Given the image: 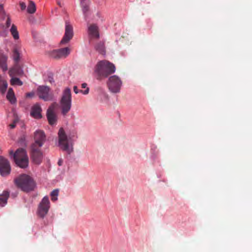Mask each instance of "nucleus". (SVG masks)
<instances>
[{"instance_id":"nucleus-14","label":"nucleus","mask_w":252,"mask_h":252,"mask_svg":"<svg viewBox=\"0 0 252 252\" xmlns=\"http://www.w3.org/2000/svg\"><path fill=\"white\" fill-rule=\"evenodd\" d=\"M73 35L72 26L66 22L64 35L61 41V44H65L69 41Z\"/></svg>"},{"instance_id":"nucleus-15","label":"nucleus","mask_w":252,"mask_h":252,"mask_svg":"<svg viewBox=\"0 0 252 252\" xmlns=\"http://www.w3.org/2000/svg\"><path fill=\"white\" fill-rule=\"evenodd\" d=\"M88 33L92 38H98L99 37L98 27L95 24L91 25L89 27Z\"/></svg>"},{"instance_id":"nucleus-17","label":"nucleus","mask_w":252,"mask_h":252,"mask_svg":"<svg viewBox=\"0 0 252 252\" xmlns=\"http://www.w3.org/2000/svg\"><path fill=\"white\" fill-rule=\"evenodd\" d=\"M23 74V71L22 68L20 66V65L17 63H15L14 66L9 71V76L11 77H13L16 75H21Z\"/></svg>"},{"instance_id":"nucleus-16","label":"nucleus","mask_w":252,"mask_h":252,"mask_svg":"<svg viewBox=\"0 0 252 252\" xmlns=\"http://www.w3.org/2000/svg\"><path fill=\"white\" fill-rule=\"evenodd\" d=\"M8 57L0 51V68L5 72L8 69L7 61Z\"/></svg>"},{"instance_id":"nucleus-31","label":"nucleus","mask_w":252,"mask_h":252,"mask_svg":"<svg viewBox=\"0 0 252 252\" xmlns=\"http://www.w3.org/2000/svg\"><path fill=\"white\" fill-rule=\"evenodd\" d=\"M11 25V20L9 17H8L6 22V27L8 28Z\"/></svg>"},{"instance_id":"nucleus-38","label":"nucleus","mask_w":252,"mask_h":252,"mask_svg":"<svg viewBox=\"0 0 252 252\" xmlns=\"http://www.w3.org/2000/svg\"><path fill=\"white\" fill-rule=\"evenodd\" d=\"M3 9V5L1 4H0V12L2 11Z\"/></svg>"},{"instance_id":"nucleus-19","label":"nucleus","mask_w":252,"mask_h":252,"mask_svg":"<svg viewBox=\"0 0 252 252\" xmlns=\"http://www.w3.org/2000/svg\"><path fill=\"white\" fill-rule=\"evenodd\" d=\"M9 196V192L7 190H4L0 194V205L3 207L7 203V200Z\"/></svg>"},{"instance_id":"nucleus-23","label":"nucleus","mask_w":252,"mask_h":252,"mask_svg":"<svg viewBox=\"0 0 252 252\" xmlns=\"http://www.w3.org/2000/svg\"><path fill=\"white\" fill-rule=\"evenodd\" d=\"M10 31L15 39H17L19 38L18 32L17 30V27L15 25H12Z\"/></svg>"},{"instance_id":"nucleus-3","label":"nucleus","mask_w":252,"mask_h":252,"mask_svg":"<svg viewBox=\"0 0 252 252\" xmlns=\"http://www.w3.org/2000/svg\"><path fill=\"white\" fill-rule=\"evenodd\" d=\"M16 185L24 191L29 192L33 190L36 187L33 179L27 174H22L14 180Z\"/></svg>"},{"instance_id":"nucleus-26","label":"nucleus","mask_w":252,"mask_h":252,"mask_svg":"<svg viewBox=\"0 0 252 252\" xmlns=\"http://www.w3.org/2000/svg\"><path fill=\"white\" fill-rule=\"evenodd\" d=\"M10 83L12 85H17L18 86H22L23 85V82L16 77H12L10 80Z\"/></svg>"},{"instance_id":"nucleus-29","label":"nucleus","mask_w":252,"mask_h":252,"mask_svg":"<svg viewBox=\"0 0 252 252\" xmlns=\"http://www.w3.org/2000/svg\"><path fill=\"white\" fill-rule=\"evenodd\" d=\"M81 88H86V89L84 91L83 90H80V92L84 94H89V88L87 87V84L86 83H84L82 84L81 85Z\"/></svg>"},{"instance_id":"nucleus-20","label":"nucleus","mask_w":252,"mask_h":252,"mask_svg":"<svg viewBox=\"0 0 252 252\" xmlns=\"http://www.w3.org/2000/svg\"><path fill=\"white\" fill-rule=\"evenodd\" d=\"M6 98L11 104H15L16 102V98L14 91L12 88H9L6 94Z\"/></svg>"},{"instance_id":"nucleus-9","label":"nucleus","mask_w":252,"mask_h":252,"mask_svg":"<svg viewBox=\"0 0 252 252\" xmlns=\"http://www.w3.org/2000/svg\"><path fill=\"white\" fill-rule=\"evenodd\" d=\"M37 93L39 97L45 101L51 100L53 98V94L50 92V88L47 86H39L37 88Z\"/></svg>"},{"instance_id":"nucleus-21","label":"nucleus","mask_w":252,"mask_h":252,"mask_svg":"<svg viewBox=\"0 0 252 252\" xmlns=\"http://www.w3.org/2000/svg\"><path fill=\"white\" fill-rule=\"evenodd\" d=\"M95 50L100 54L104 55L105 53V48L104 42L103 41H99L96 43L95 46Z\"/></svg>"},{"instance_id":"nucleus-11","label":"nucleus","mask_w":252,"mask_h":252,"mask_svg":"<svg viewBox=\"0 0 252 252\" xmlns=\"http://www.w3.org/2000/svg\"><path fill=\"white\" fill-rule=\"evenodd\" d=\"M34 143L32 146L41 147L46 140V136L43 131L37 130L34 132Z\"/></svg>"},{"instance_id":"nucleus-36","label":"nucleus","mask_w":252,"mask_h":252,"mask_svg":"<svg viewBox=\"0 0 252 252\" xmlns=\"http://www.w3.org/2000/svg\"><path fill=\"white\" fill-rule=\"evenodd\" d=\"M63 163V160L62 159H60L58 162V164L59 166H61V165H62Z\"/></svg>"},{"instance_id":"nucleus-32","label":"nucleus","mask_w":252,"mask_h":252,"mask_svg":"<svg viewBox=\"0 0 252 252\" xmlns=\"http://www.w3.org/2000/svg\"><path fill=\"white\" fill-rule=\"evenodd\" d=\"M34 93L33 92H30L26 94V97H32L34 96Z\"/></svg>"},{"instance_id":"nucleus-1","label":"nucleus","mask_w":252,"mask_h":252,"mask_svg":"<svg viewBox=\"0 0 252 252\" xmlns=\"http://www.w3.org/2000/svg\"><path fill=\"white\" fill-rule=\"evenodd\" d=\"M58 146L63 151L70 154L73 151V138L75 134L67 135L64 129L61 127L58 131Z\"/></svg>"},{"instance_id":"nucleus-5","label":"nucleus","mask_w":252,"mask_h":252,"mask_svg":"<svg viewBox=\"0 0 252 252\" xmlns=\"http://www.w3.org/2000/svg\"><path fill=\"white\" fill-rule=\"evenodd\" d=\"M61 105L63 115L66 114L70 110L71 106V90L69 88H66L63 94L61 100Z\"/></svg>"},{"instance_id":"nucleus-8","label":"nucleus","mask_w":252,"mask_h":252,"mask_svg":"<svg viewBox=\"0 0 252 252\" xmlns=\"http://www.w3.org/2000/svg\"><path fill=\"white\" fill-rule=\"evenodd\" d=\"M70 53V49L68 47L54 50L47 52V55L51 58L59 59L66 58Z\"/></svg>"},{"instance_id":"nucleus-34","label":"nucleus","mask_w":252,"mask_h":252,"mask_svg":"<svg viewBox=\"0 0 252 252\" xmlns=\"http://www.w3.org/2000/svg\"><path fill=\"white\" fill-rule=\"evenodd\" d=\"M90 3L89 0H80V5L84 3Z\"/></svg>"},{"instance_id":"nucleus-24","label":"nucleus","mask_w":252,"mask_h":252,"mask_svg":"<svg viewBox=\"0 0 252 252\" xmlns=\"http://www.w3.org/2000/svg\"><path fill=\"white\" fill-rule=\"evenodd\" d=\"M90 4V3H84V4H81V6L82 8V11L83 12V14L84 15V17L85 18L88 16V13L90 10V8H89Z\"/></svg>"},{"instance_id":"nucleus-7","label":"nucleus","mask_w":252,"mask_h":252,"mask_svg":"<svg viewBox=\"0 0 252 252\" xmlns=\"http://www.w3.org/2000/svg\"><path fill=\"white\" fill-rule=\"evenodd\" d=\"M50 208V202L48 197L44 196L40 202L38 210V215L41 218H43L48 213Z\"/></svg>"},{"instance_id":"nucleus-6","label":"nucleus","mask_w":252,"mask_h":252,"mask_svg":"<svg viewBox=\"0 0 252 252\" xmlns=\"http://www.w3.org/2000/svg\"><path fill=\"white\" fill-rule=\"evenodd\" d=\"M107 84L111 93L117 94L120 92L122 81L117 75H113L109 78Z\"/></svg>"},{"instance_id":"nucleus-2","label":"nucleus","mask_w":252,"mask_h":252,"mask_svg":"<svg viewBox=\"0 0 252 252\" xmlns=\"http://www.w3.org/2000/svg\"><path fill=\"white\" fill-rule=\"evenodd\" d=\"M116 68L114 64L108 61L102 60L97 63L94 68V73L97 80L107 77L114 73Z\"/></svg>"},{"instance_id":"nucleus-18","label":"nucleus","mask_w":252,"mask_h":252,"mask_svg":"<svg viewBox=\"0 0 252 252\" xmlns=\"http://www.w3.org/2000/svg\"><path fill=\"white\" fill-rule=\"evenodd\" d=\"M41 111L40 106L38 104H35L32 108L31 115L34 118L40 119L42 117Z\"/></svg>"},{"instance_id":"nucleus-30","label":"nucleus","mask_w":252,"mask_h":252,"mask_svg":"<svg viewBox=\"0 0 252 252\" xmlns=\"http://www.w3.org/2000/svg\"><path fill=\"white\" fill-rule=\"evenodd\" d=\"M19 120L17 118L14 119L13 121V123L9 125L10 128L13 129L15 127L17 123L18 122Z\"/></svg>"},{"instance_id":"nucleus-39","label":"nucleus","mask_w":252,"mask_h":252,"mask_svg":"<svg viewBox=\"0 0 252 252\" xmlns=\"http://www.w3.org/2000/svg\"><path fill=\"white\" fill-rule=\"evenodd\" d=\"M57 3H58V4L60 6H61V2H60L58 1V2H57Z\"/></svg>"},{"instance_id":"nucleus-27","label":"nucleus","mask_w":252,"mask_h":252,"mask_svg":"<svg viewBox=\"0 0 252 252\" xmlns=\"http://www.w3.org/2000/svg\"><path fill=\"white\" fill-rule=\"evenodd\" d=\"M13 58L15 63H18L20 60V54L17 49H15L13 52Z\"/></svg>"},{"instance_id":"nucleus-13","label":"nucleus","mask_w":252,"mask_h":252,"mask_svg":"<svg viewBox=\"0 0 252 252\" xmlns=\"http://www.w3.org/2000/svg\"><path fill=\"white\" fill-rule=\"evenodd\" d=\"M40 148L37 146H32V157L33 161L37 164L41 162L42 159V154Z\"/></svg>"},{"instance_id":"nucleus-28","label":"nucleus","mask_w":252,"mask_h":252,"mask_svg":"<svg viewBox=\"0 0 252 252\" xmlns=\"http://www.w3.org/2000/svg\"><path fill=\"white\" fill-rule=\"evenodd\" d=\"M59 189H56L53 190L51 193V200L53 201H55L58 199V196L59 194Z\"/></svg>"},{"instance_id":"nucleus-12","label":"nucleus","mask_w":252,"mask_h":252,"mask_svg":"<svg viewBox=\"0 0 252 252\" xmlns=\"http://www.w3.org/2000/svg\"><path fill=\"white\" fill-rule=\"evenodd\" d=\"M56 107V104H52L48 109L47 112V117L48 122L50 125H54L56 124L57 117L55 112Z\"/></svg>"},{"instance_id":"nucleus-25","label":"nucleus","mask_w":252,"mask_h":252,"mask_svg":"<svg viewBox=\"0 0 252 252\" xmlns=\"http://www.w3.org/2000/svg\"><path fill=\"white\" fill-rule=\"evenodd\" d=\"M36 10L35 5L33 1H30L28 6L27 11L29 13L32 14L35 12Z\"/></svg>"},{"instance_id":"nucleus-10","label":"nucleus","mask_w":252,"mask_h":252,"mask_svg":"<svg viewBox=\"0 0 252 252\" xmlns=\"http://www.w3.org/2000/svg\"><path fill=\"white\" fill-rule=\"evenodd\" d=\"M11 172L9 161L2 156H0V174L2 177L9 175Z\"/></svg>"},{"instance_id":"nucleus-37","label":"nucleus","mask_w":252,"mask_h":252,"mask_svg":"<svg viewBox=\"0 0 252 252\" xmlns=\"http://www.w3.org/2000/svg\"><path fill=\"white\" fill-rule=\"evenodd\" d=\"M49 81L50 83H52V82H54L53 78L52 77L49 76Z\"/></svg>"},{"instance_id":"nucleus-22","label":"nucleus","mask_w":252,"mask_h":252,"mask_svg":"<svg viewBox=\"0 0 252 252\" xmlns=\"http://www.w3.org/2000/svg\"><path fill=\"white\" fill-rule=\"evenodd\" d=\"M7 85V82L0 77V91L1 94H3L5 93Z\"/></svg>"},{"instance_id":"nucleus-33","label":"nucleus","mask_w":252,"mask_h":252,"mask_svg":"<svg viewBox=\"0 0 252 252\" xmlns=\"http://www.w3.org/2000/svg\"><path fill=\"white\" fill-rule=\"evenodd\" d=\"M20 5L22 10H24L26 7V5L24 2H21Z\"/></svg>"},{"instance_id":"nucleus-4","label":"nucleus","mask_w":252,"mask_h":252,"mask_svg":"<svg viewBox=\"0 0 252 252\" xmlns=\"http://www.w3.org/2000/svg\"><path fill=\"white\" fill-rule=\"evenodd\" d=\"M10 155H13L16 164L21 168H25L29 165V158L26 150L23 148L18 149L14 153L11 151Z\"/></svg>"},{"instance_id":"nucleus-35","label":"nucleus","mask_w":252,"mask_h":252,"mask_svg":"<svg viewBox=\"0 0 252 252\" xmlns=\"http://www.w3.org/2000/svg\"><path fill=\"white\" fill-rule=\"evenodd\" d=\"M73 90L75 94H78L79 92H80V90L78 89V88L77 86H75L73 87Z\"/></svg>"}]
</instances>
